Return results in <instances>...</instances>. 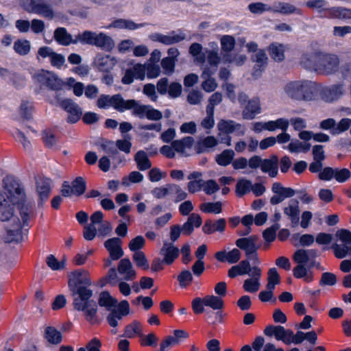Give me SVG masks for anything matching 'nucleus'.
<instances>
[{
    "label": "nucleus",
    "mask_w": 351,
    "mask_h": 351,
    "mask_svg": "<svg viewBox=\"0 0 351 351\" xmlns=\"http://www.w3.org/2000/svg\"><path fill=\"white\" fill-rule=\"evenodd\" d=\"M189 337L188 332L184 330H175L171 335L167 336L160 343V351H167L168 347L178 346Z\"/></svg>",
    "instance_id": "19"
},
{
    "label": "nucleus",
    "mask_w": 351,
    "mask_h": 351,
    "mask_svg": "<svg viewBox=\"0 0 351 351\" xmlns=\"http://www.w3.org/2000/svg\"><path fill=\"white\" fill-rule=\"evenodd\" d=\"M69 287L73 295H76L73 300V306L79 311H83L88 321L92 320L97 310V304L90 300L93 291L87 287L91 285L88 274L85 270H75L69 275Z\"/></svg>",
    "instance_id": "1"
},
{
    "label": "nucleus",
    "mask_w": 351,
    "mask_h": 351,
    "mask_svg": "<svg viewBox=\"0 0 351 351\" xmlns=\"http://www.w3.org/2000/svg\"><path fill=\"white\" fill-rule=\"evenodd\" d=\"M210 49H205V57L210 65L217 66L221 61V57L219 53L218 45L216 43L209 44Z\"/></svg>",
    "instance_id": "36"
},
{
    "label": "nucleus",
    "mask_w": 351,
    "mask_h": 351,
    "mask_svg": "<svg viewBox=\"0 0 351 351\" xmlns=\"http://www.w3.org/2000/svg\"><path fill=\"white\" fill-rule=\"evenodd\" d=\"M270 131H274L280 129L283 132H286L289 125V121L285 118H279L275 121H269Z\"/></svg>",
    "instance_id": "57"
},
{
    "label": "nucleus",
    "mask_w": 351,
    "mask_h": 351,
    "mask_svg": "<svg viewBox=\"0 0 351 351\" xmlns=\"http://www.w3.org/2000/svg\"><path fill=\"white\" fill-rule=\"evenodd\" d=\"M139 337L141 345L143 346L156 347L157 346L158 338L153 332L149 333L147 335H144L143 332H142L141 336Z\"/></svg>",
    "instance_id": "60"
},
{
    "label": "nucleus",
    "mask_w": 351,
    "mask_h": 351,
    "mask_svg": "<svg viewBox=\"0 0 351 351\" xmlns=\"http://www.w3.org/2000/svg\"><path fill=\"white\" fill-rule=\"evenodd\" d=\"M176 62V60L171 58H164L161 60V66L163 69L164 73L166 75L172 74L174 72Z\"/></svg>",
    "instance_id": "63"
},
{
    "label": "nucleus",
    "mask_w": 351,
    "mask_h": 351,
    "mask_svg": "<svg viewBox=\"0 0 351 351\" xmlns=\"http://www.w3.org/2000/svg\"><path fill=\"white\" fill-rule=\"evenodd\" d=\"M80 40L82 45H94L106 51H111L114 47L113 39L104 32L84 31L81 33Z\"/></svg>",
    "instance_id": "5"
},
{
    "label": "nucleus",
    "mask_w": 351,
    "mask_h": 351,
    "mask_svg": "<svg viewBox=\"0 0 351 351\" xmlns=\"http://www.w3.org/2000/svg\"><path fill=\"white\" fill-rule=\"evenodd\" d=\"M194 143V138L191 136H185L181 139L173 141L171 145L175 152L182 156H186L187 152L190 150Z\"/></svg>",
    "instance_id": "29"
},
{
    "label": "nucleus",
    "mask_w": 351,
    "mask_h": 351,
    "mask_svg": "<svg viewBox=\"0 0 351 351\" xmlns=\"http://www.w3.org/2000/svg\"><path fill=\"white\" fill-rule=\"evenodd\" d=\"M134 161L140 171H145L152 167V163L147 153L143 150L138 151L134 156Z\"/></svg>",
    "instance_id": "46"
},
{
    "label": "nucleus",
    "mask_w": 351,
    "mask_h": 351,
    "mask_svg": "<svg viewBox=\"0 0 351 351\" xmlns=\"http://www.w3.org/2000/svg\"><path fill=\"white\" fill-rule=\"evenodd\" d=\"M46 263L53 271L62 270L66 267V259L64 258L59 261L53 254H50L47 257Z\"/></svg>",
    "instance_id": "52"
},
{
    "label": "nucleus",
    "mask_w": 351,
    "mask_h": 351,
    "mask_svg": "<svg viewBox=\"0 0 351 351\" xmlns=\"http://www.w3.org/2000/svg\"><path fill=\"white\" fill-rule=\"evenodd\" d=\"M192 308L195 314L204 311V307H209L213 311L221 310L224 306L223 300L215 295H206L204 298H195L191 303Z\"/></svg>",
    "instance_id": "7"
},
{
    "label": "nucleus",
    "mask_w": 351,
    "mask_h": 351,
    "mask_svg": "<svg viewBox=\"0 0 351 351\" xmlns=\"http://www.w3.org/2000/svg\"><path fill=\"white\" fill-rule=\"evenodd\" d=\"M351 127V119L343 118L337 123L332 130V135H339L346 132Z\"/></svg>",
    "instance_id": "55"
},
{
    "label": "nucleus",
    "mask_w": 351,
    "mask_h": 351,
    "mask_svg": "<svg viewBox=\"0 0 351 351\" xmlns=\"http://www.w3.org/2000/svg\"><path fill=\"white\" fill-rule=\"evenodd\" d=\"M127 100H125L120 94L112 96L101 95L97 99V106L101 109L113 108L119 112H124Z\"/></svg>",
    "instance_id": "11"
},
{
    "label": "nucleus",
    "mask_w": 351,
    "mask_h": 351,
    "mask_svg": "<svg viewBox=\"0 0 351 351\" xmlns=\"http://www.w3.org/2000/svg\"><path fill=\"white\" fill-rule=\"evenodd\" d=\"M2 239L9 244H18L22 241V223L19 218L14 219L13 223L6 228Z\"/></svg>",
    "instance_id": "14"
},
{
    "label": "nucleus",
    "mask_w": 351,
    "mask_h": 351,
    "mask_svg": "<svg viewBox=\"0 0 351 351\" xmlns=\"http://www.w3.org/2000/svg\"><path fill=\"white\" fill-rule=\"evenodd\" d=\"M285 214L289 217L291 223L295 226L299 222V202L297 200H291L289 205L284 208Z\"/></svg>",
    "instance_id": "37"
},
{
    "label": "nucleus",
    "mask_w": 351,
    "mask_h": 351,
    "mask_svg": "<svg viewBox=\"0 0 351 351\" xmlns=\"http://www.w3.org/2000/svg\"><path fill=\"white\" fill-rule=\"evenodd\" d=\"M98 302L100 306L106 308L108 311H111L118 304L117 300L113 298L108 291H102L99 294Z\"/></svg>",
    "instance_id": "43"
},
{
    "label": "nucleus",
    "mask_w": 351,
    "mask_h": 351,
    "mask_svg": "<svg viewBox=\"0 0 351 351\" xmlns=\"http://www.w3.org/2000/svg\"><path fill=\"white\" fill-rule=\"evenodd\" d=\"M271 12L281 13L282 14H296L302 15L301 9L296 8L293 4L286 2H276L271 5Z\"/></svg>",
    "instance_id": "31"
},
{
    "label": "nucleus",
    "mask_w": 351,
    "mask_h": 351,
    "mask_svg": "<svg viewBox=\"0 0 351 351\" xmlns=\"http://www.w3.org/2000/svg\"><path fill=\"white\" fill-rule=\"evenodd\" d=\"M278 160L277 156H273L269 159L263 160L261 171L267 173L269 176L274 178L277 176L278 171Z\"/></svg>",
    "instance_id": "35"
},
{
    "label": "nucleus",
    "mask_w": 351,
    "mask_h": 351,
    "mask_svg": "<svg viewBox=\"0 0 351 351\" xmlns=\"http://www.w3.org/2000/svg\"><path fill=\"white\" fill-rule=\"evenodd\" d=\"M171 184H167L159 187H156L152 191V195L156 199L165 198L171 195Z\"/></svg>",
    "instance_id": "56"
},
{
    "label": "nucleus",
    "mask_w": 351,
    "mask_h": 351,
    "mask_svg": "<svg viewBox=\"0 0 351 351\" xmlns=\"http://www.w3.org/2000/svg\"><path fill=\"white\" fill-rule=\"evenodd\" d=\"M305 5L315 10L322 17L328 19H351V10L342 7H328L326 0H308Z\"/></svg>",
    "instance_id": "4"
},
{
    "label": "nucleus",
    "mask_w": 351,
    "mask_h": 351,
    "mask_svg": "<svg viewBox=\"0 0 351 351\" xmlns=\"http://www.w3.org/2000/svg\"><path fill=\"white\" fill-rule=\"evenodd\" d=\"M293 274L296 278H303L305 282H309L313 280V273L308 271L305 265H297L293 269Z\"/></svg>",
    "instance_id": "47"
},
{
    "label": "nucleus",
    "mask_w": 351,
    "mask_h": 351,
    "mask_svg": "<svg viewBox=\"0 0 351 351\" xmlns=\"http://www.w3.org/2000/svg\"><path fill=\"white\" fill-rule=\"evenodd\" d=\"M117 271L123 276V279L129 281L134 280L136 276V273L134 269L130 260L128 258L121 259L118 265Z\"/></svg>",
    "instance_id": "26"
},
{
    "label": "nucleus",
    "mask_w": 351,
    "mask_h": 351,
    "mask_svg": "<svg viewBox=\"0 0 351 351\" xmlns=\"http://www.w3.org/2000/svg\"><path fill=\"white\" fill-rule=\"evenodd\" d=\"M34 13L41 15L45 18L51 19L54 16V12L51 6L46 3L40 0L38 4H36L34 7H29Z\"/></svg>",
    "instance_id": "39"
},
{
    "label": "nucleus",
    "mask_w": 351,
    "mask_h": 351,
    "mask_svg": "<svg viewBox=\"0 0 351 351\" xmlns=\"http://www.w3.org/2000/svg\"><path fill=\"white\" fill-rule=\"evenodd\" d=\"M202 190L206 195H213L219 190V186L214 180H203Z\"/></svg>",
    "instance_id": "64"
},
{
    "label": "nucleus",
    "mask_w": 351,
    "mask_h": 351,
    "mask_svg": "<svg viewBox=\"0 0 351 351\" xmlns=\"http://www.w3.org/2000/svg\"><path fill=\"white\" fill-rule=\"evenodd\" d=\"M117 306V309L113 308L110 311V313L106 317L108 323L113 328L118 326L119 320L130 313V304L127 300H122Z\"/></svg>",
    "instance_id": "18"
},
{
    "label": "nucleus",
    "mask_w": 351,
    "mask_h": 351,
    "mask_svg": "<svg viewBox=\"0 0 351 351\" xmlns=\"http://www.w3.org/2000/svg\"><path fill=\"white\" fill-rule=\"evenodd\" d=\"M284 95L292 100L310 101L314 99L317 87L311 80H295L287 82L282 88Z\"/></svg>",
    "instance_id": "3"
},
{
    "label": "nucleus",
    "mask_w": 351,
    "mask_h": 351,
    "mask_svg": "<svg viewBox=\"0 0 351 351\" xmlns=\"http://www.w3.org/2000/svg\"><path fill=\"white\" fill-rule=\"evenodd\" d=\"M143 175L138 171H132L128 177H124L122 180V184L125 186H129L130 183H139L143 180Z\"/></svg>",
    "instance_id": "62"
},
{
    "label": "nucleus",
    "mask_w": 351,
    "mask_h": 351,
    "mask_svg": "<svg viewBox=\"0 0 351 351\" xmlns=\"http://www.w3.org/2000/svg\"><path fill=\"white\" fill-rule=\"evenodd\" d=\"M132 259L135 263L136 265L144 270L149 269V263L145 256V254L143 252H136L132 255Z\"/></svg>",
    "instance_id": "54"
},
{
    "label": "nucleus",
    "mask_w": 351,
    "mask_h": 351,
    "mask_svg": "<svg viewBox=\"0 0 351 351\" xmlns=\"http://www.w3.org/2000/svg\"><path fill=\"white\" fill-rule=\"evenodd\" d=\"M218 130L221 133L231 134L238 132L239 134H243L245 131L243 127L232 120H221L217 124Z\"/></svg>",
    "instance_id": "28"
},
{
    "label": "nucleus",
    "mask_w": 351,
    "mask_h": 351,
    "mask_svg": "<svg viewBox=\"0 0 351 351\" xmlns=\"http://www.w3.org/2000/svg\"><path fill=\"white\" fill-rule=\"evenodd\" d=\"M256 242V237L252 236L237 239L236 241V245L244 250L247 256H250L251 254H254L258 248Z\"/></svg>",
    "instance_id": "27"
},
{
    "label": "nucleus",
    "mask_w": 351,
    "mask_h": 351,
    "mask_svg": "<svg viewBox=\"0 0 351 351\" xmlns=\"http://www.w3.org/2000/svg\"><path fill=\"white\" fill-rule=\"evenodd\" d=\"M251 267L250 261L248 260H243L238 265L232 266L228 270V276L231 278H235L237 276H243L247 274L248 270Z\"/></svg>",
    "instance_id": "42"
},
{
    "label": "nucleus",
    "mask_w": 351,
    "mask_h": 351,
    "mask_svg": "<svg viewBox=\"0 0 351 351\" xmlns=\"http://www.w3.org/2000/svg\"><path fill=\"white\" fill-rule=\"evenodd\" d=\"M121 243V240L118 237H113L105 241L104 246L109 252L111 260L117 261L123 256Z\"/></svg>",
    "instance_id": "23"
},
{
    "label": "nucleus",
    "mask_w": 351,
    "mask_h": 351,
    "mask_svg": "<svg viewBox=\"0 0 351 351\" xmlns=\"http://www.w3.org/2000/svg\"><path fill=\"white\" fill-rule=\"evenodd\" d=\"M254 351H280L272 343H265L264 337H257L253 341Z\"/></svg>",
    "instance_id": "45"
},
{
    "label": "nucleus",
    "mask_w": 351,
    "mask_h": 351,
    "mask_svg": "<svg viewBox=\"0 0 351 351\" xmlns=\"http://www.w3.org/2000/svg\"><path fill=\"white\" fill-rule=\"evenodd\" d=\"M247 275L250 276L243 282L244 290L249 293L256 292L261 287L260 278L262 275V270L258 266H253L250 268Z\"/></svg>",
    "instance_id": "16"
},
{
    "label": "nucleus",
    "mask_w": 351,
    "mask_h": 351,
    "mask_svg": "<svg viewBox=\"0 0 351 351\" xmlns=\"http://www.w3.org/2000/svg\"><path fill=\"white\" fill-rule=\"evenodd\" d=\"M145 26V23H136L131 20L126 19H117L112 22L106 29L116 28V29H126L129 30H134Z\"/></svg>",
    "instance_id": "34"
},
{
    "label": "nucleus",
    "mask_w": 351,
    "mask_h": 351,
    "mask_svg": "<svg viewBox=\"0 0 351 351\" xmlns=\"http://www.w3.org/2000/svg\"><path fill=\"white\" fill-rule=\"evenodd\" d=\"M75 195L80 196L86 191V182L82 177L76 178L71 183Z\"/></svg>",
    "instance_id": "58"
},
{
    "label": "nucleus",
    "mask_w": 351,
    "mask_h": 351,
    "mask_svg": "<svg viewBox=\"0 0 351 351\" xmlns=\"http://www.w3.org/2000/svg\"><path fill=\"white\" fill-rule=\"evenodd\" d=\"M252 60L255 62L253 75L259 76L267 64L268 58L265 51L262 49L257 51L252 57Z\"/></svg>",
    "instance_id": "33"
},
{
    "label": "nucleus",
    "mask_w": 351,
    "mask_h": 351,
    "mask_svg": "<svg viewBox=\"0 0 351 351\" xmlns=\"http://www.w3.org/2000/svg\"><path fill=\"white\" fill-rule=\"evenodd\" d=\"M336 237L343 244L334 243L332 249L335 256L337 258H343L350 253V245L351 244V232L348 230L341 229L337 232Z\"/></svg>",
    "instance_id": "10"
},
{
    "label": "nucleus",
    "mask_w": 351,
    "mask_h": 351,
    "mask_svg": "<svg viewBox=\"0 0 351 351\" xmlns=\"http://www.w3.org/2000/svg\"><path fill=\"white\" fill-rule=\"evenodd\" d=\"M261 101L258 97H253L247 101L242 112L243 119L252 120L256 115L261 113Z\"/></svg>",
    "instance_id": "24"
},
{
    "label": "nucleus",
    "mask_w": 351,
    "mask_h": 351,
    "mask_svg": "<svg viewBox=\"0 0 351 351\" xmlns=\"http://www.w3.org/2000/svg\"><path fill=\"white\" fill-rule=\"evenodd\" d=\"M95 66L101 72H109L111 71L117 63V60L114 57L110 55L97 54L95 61Z\"/></svg>",
    "instance_id": "25"
},
{
    "label": "nucleus",
    "mask_w": 351,
    "mask_h": 351,
    "mask_svg": "<svg viewBox=\"0 0 351 351\" xmlns=\"http://www.w3.org/2000/svg\"><path fill=\"white\" fill-rule=\"evenodd\" d=\"M145 245V239L143 236H137L135 238L132 239L129 244L128 247L130 251L134 253L136 252H141L140 250L142 249Z\"/></svg>",
    "instance_id": "61"
},
{
    "label": "nucleus",
    "mask_w": 351,
    "mask_h": 351,
    "mask_svg": "<svg viewBox=\"0 0 351 351\" xmlns=\"http://www.w3.org/2000/svg\"><path fill=\"white\" fill-rule=\"evenodd\" d=\"M143 331L142 324L137 320H134L125 327L123 337L126 338H134L136 336H141Z\"/></svg>",
    "instance_id": "41"
},
{
    "label": "nucleus",
    "mask_w": 351,
    "mask_h": 351,
    "mask_svg": "<svg viewBox=\"0 0 351 351\" xmlns=\"http://www.w3.org/2000/svg\"><path fill=\"white\" fill-rule=\"evenodd\" d=\"M264 334L269 337H274L277 341L289 345V337L292 336V330L285 329L280 325H269L264 329Z\"/></svg>",
    "instance_id": "17"
},
{
    "label": "nucleus",
    "mask_w": 351,
    "mask_h": 351,
    "mask_svg": "<svg viewBox=\"0 0 351 351\" xmlns=\"http://www.w3.org/2000/svg\"><path fill=\"white\" fill-rule=\"evenodd\" d=\"M291 153H306L311 149V144L306 142H301L299 140L292 141L287 147H283Z\"/></svg>",
    "instance_id": "48"
},
{
    "label": "nucleus",
    "mask_w": 351,
    "mask_h": 351,
    "mask_svg": "<svg viewBox=\"0 0 351 351\" xmlns=\"http://www.w3.org/2000/svg\"><path fill=\"white\" fill-rule=\"evenodd\" d=\"M202 212L208 214H219L222 212V203L221 202H204L199 205Z\"/></svg>",
    "instance_id": "49"
},
{
    "label": "nucleus",
    "mask_w": 351,
    "mask_h": 351,
    "mask_svg": "<svg viewBox=\"0 0 351 351\" xmlns=\"http://www.w3.org/2000/svg\"><path fill=\"white\" fill-rule=\"evenodd\" d=\"M59 106L65 110L69 116L67 121L71 123L77 122L82 116V110L80 106L71 99L58 100Z\"/></svg>",
    "instance_id": "15"
},
{
    "label": "nucleus",
    "mask_w": 351,
    "mask_h": 351,
    "mask_svg": "<svg viewBox=\"0 0 351 351\" xmlns=\"http://www.w3.org/2000/svg\"><path fill=\"white\" fill-rule=\"evenodd\" d=\"M322 50L310 48L302 53L300 58V64L304 68L313 71H317V64Z\"/></svg>",
    "instance_id": "13"
},
{
    "label": "nucleus",
    "mask_w": 351,
    "mask_h": 351,
    "mask_svg": "<svg viewBox=\"0 0 351 351\" xmlns=\"http://www.w3.org/2000/svg\"><path fill=\"white\" fill-rule=\"evenodd\" d=\"M252 182L245 178L238 180L236 185V192L239 196H243L251 191Z\"/></svg>",
    "instance_id": "53"
},
{
    "label": "nucleus",
    "mask_w": 351,
    "mask_h": 351,
    "mask_svg": "<svg viewBox=\"0 0 351 351\" xmlns=\"http://www.w3.org/2000/svg\"><path fill=\"white\" fill-rule=\"evenodd\" d=\"M339 58L336 54L322 51L316 72L326 75L335 74L339 70Z\"/></svg>",
    "instance_id": "8"
},
{
    "label": "nucleus",
    "mask_w": 351,
    "mask_h": 351,
    "mask_svg": "<svg viewBox=\"0 0 351 351\" xmlns=\"http://www.w3.org/2000/svg\"><path fill=\"white\" fill-rule=\"evenodd\" d=\"M285 45L278 43H271L268 49L271 58L276 62H281L285 59Z\"/></svg>",
    "instance_id": "40"
},
{
    "label": "nucleus",
    "mask_w": 351,
    "mask_h": 351,
    "mask_svg": "<svg viewBox=\"0 0 351 351\" xmlns=\"http://www.w3.org/2000/svg\"><path fill=\"white\" fill-rule=\"evenodd\" d=\"M0 189V221H8L19 211L22 215V182L12 175L2 180Z\"/></svg>",
    "instance_id": "2"
},
{
    "label": "nucleus",
    "mask_w": 351,
    "mask_h": 351,
    "mask_svg": "<svg viewBox=\"0 0 351 351\" xmlns=\"http://www.w3.org/2000/svg\"><path fill=\"white\" fill-rule=\"evenodd\" d=\"M149 38L154 42H158L165 45L178 43L186 38V34L180 30L172 31L167 34L152 33Z\"/></svg>",
    "instance_id": "12"
},
{
    "label": "nucleus",
    "mask_w": 351,
    "mask_h": 351,
    "mask_svg": "<svg viewBox=\"0 0 351 351\" xmlns=\"http://www.w3.org/2000/svg\"><path fill=\"white\" fill-rule=\"evenodd\" d=\"M226 226V221L223 218L216 221L207 220L202 227V231L207 234H211L215 232H223Z\"/></svg>",
    "instance_id": "32"
},
{
    "label": "nucleus",
    "mask_w": 351,
    "mask_h": 351,
    "mask_svg": "<svg viewBox=\"0 0 351 351\" xmlns=\"http://www.w3.org/2000/svg\"><path fill=\"white\" fill-rule=\"evenodd\" d=\"M125 104V111L132 110V115L140 119L147 118L149 120L159 121L162 118V112L152 106L140 104L134 99H128Z\"/></svg>",
    "instance_id": "6"
},
{
    "label": "nucleus",
    "mask_w": 351,
    "mask_h": 351,
    "mask_svg": "<svg viewBox=\"0 0 351 351\" xmlns=\"http://www.w3.org/2000/svg\"><path fill=\"white\" fill-rule=\"evenodd\" d=\"M344 91L343 84H339L326 88L324 90V94L327 101H332L342 96Z\"/></svg>",
    "instance_id": "38"
},
{
    "label": "nucleus",
    "mask_w": 351,
    "mask_h": 351,
    "mask_svg": "<svg viewBox=\"0 0 351 351\" xmlns=\"http://www.w3.org/2000/svg\"><path fill=\"white\" fill-rule=\"evenodd\" d=\"M202 46L199 43H194L189 47L190 54L194 57L195 60L198 63H204L206 61L205 51L202 52Z\"/></svg>",
    "instance_id": "51"
},
{
    "label": "nucleus",
    "mask_w": 351,
    "mask_h": 351,
    "mask_svg": "<svg viewBox=\"0 0 351 351\" xmlns=\"http://www.w3.org/2000/svg\"><path fill=\"white\" fill-rule=\"evenodd\" d=\"M171 196H175V202H180L186 199L188 194L179 185L171 184Z\"/></svg>",
    "instance_id": "59"
},
{
    "label": "nucleus",
    "mask_w": 351,
    "mask_h": 351,
    "mask_svg": "<svg viewBox=\"0 0 351 351\" xmlns=\"http://www.w3.org/2000/svg\"><path fill=\"white\" fill-rule=\"evenodd\" d=\"M36 187L38 195V204L42 205L50 195L53 188V182L47 178H38L36 181Z\"/></svg>",
    "instance_id": "20"
},
{
    "label": "nucleus",
    "mask_w": 351,
    "mask_h": 351,
    "mask_svg": "<svg viewBox=\"0 0 351 351\" xmlns=\"http://www.w3.org/2000/svg\"><path fill=\"white\" fill-rule=\"evenodd\" d=\"M234 152L232 149H225L215 157V160L219 165L226 167L232 163Z\"/></svg>",
    "instance_id": "50"
},
{
    "label": "nucleus",
    "mask_w": 351,
    "mask_h": 351,
    "mask_svg": "<svg viewBox=\"0 0 351 351\" xmlns=\"http://www.w3.org/2000/svg\"><path fill=\"white\" fill-rule=\"evenodd\" d=\"M241 254L240 251L234 248L231 251L226 250L219 251L215 253V257L220 262H228L230 264L237 263L241 258Z\"/></svg>",
    "instance_id": "30"
},
{
    "label": "nucleus",
    "mask_w": 351,
    "mask_h": 351,
    "mask_svg": "<svg viewBox=\"0 0 351 351\" xmlns=\"http://www.w3.org/2000/svg\"><path fill=\"white\" fill-rule=\"evenodd\" d=\"M34 78L41 86L53 90H59L64 86V82L53 73L41 70L34 75Z\"/></svg>",
    "instance_id": "9"
},
{
    "label": "nucleus",
    "mask_w": 351,
    "mask_h": 351,
    "mask_svg": "<svg viewBox=\"0 0 351 351\" xmlns=\"http://www.w3.org/2000/svg\"><path fill=\"white\" fill-rule=\"evenodd\" d=\"M159 254L162 258L165 264L171 265L178 257L180 250L172 243L165 241Z\"/></svg>",
    "instance_id": "21"
},
{
    "label": "nucleus",
    "mask_w": 351,
    "mask_h": 351,
    "mask_svg": "<svg viewBox=\"0 0 351 351\" xmlns=\"http://www.w3.org/2000/svg\"><path fill=\"white\" fill-rule=\"evenodd\" d=\"M45 339L51 344H58L62 341V337L60 331L53 326H46L44 330Z\"/></svg>",
    "instance_id": "44"
},
{
    "label": "nucleus",
    "mask_w": 351,
    "mask_h": 351,
    "mask_svg": "<svg viewBox=\"0 0 351 351\" xmlns=\"http://www.w3.org/2000/svg\"><path fill=\"white\" fill-rule=\"evenodd\" d=\"M80 36L81 33L75 36V38H73L71 34H70L64 27H58L54 32V38L56 41L63 46H68L71 44L80 43Z\"/></svg>",
    "instance_id": "22"
}]
</instances>
